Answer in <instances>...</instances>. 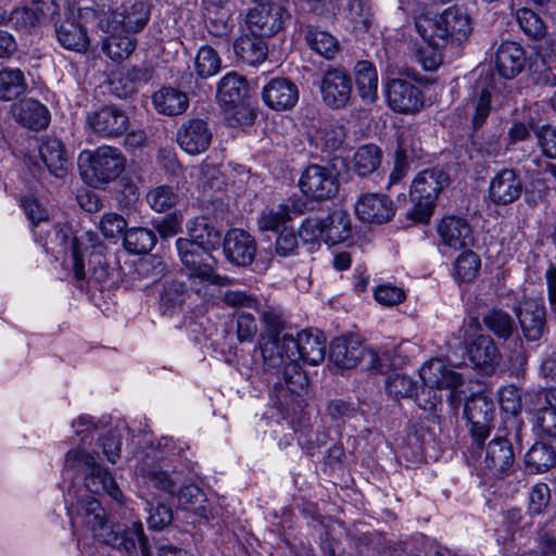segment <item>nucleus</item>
Instances as JSON below:
<instances>
[{
	"label": "nucleus",
	"instance_id": "nucleus-1",
	"mask_svg": "<svg viewBox=\"0 0 556 556\" xmlns=\"http://www.w3.org/2000/svg\"><path fill=\"white\" fill-rule=\"evenodd\" d=\"M73 525L88 527L103 543L131 555L140 547L142 556H152L142 523L108 525L104 509L92 495H81L68 511Z\"/></svg>",
	"mask_w": 556,
	"mask_h": 556
},
{
	"label": "nucleus",
	"instance_id": "nucleus-2",
	"mask_svg": "<svg viewBox=\"0 0 556 556\" xmlns=\"http://www.w3.org/2000/svg\"><path fill=\"white\" fill-rule=\"evenodd\" d=\"M294 346V338L290 334L269 337L261 344L264 367L281 374L282 381L276 382L274 387L280 404L287 403L289 396L301 395L308 383L307 376L291 354Z\"/></svg>",
	"mask_w": 556,
	"mask_h": 556
},
{
	"label": "nucleus",
	"instance_id": "nucleus-3",
	"mask_svg": "<svg viewBox=\"0 0 556 556\" xmlns=\"http://www.w3.org/2000/svg\"><path fill=\"white\" fill-rule=\"evenodd\" d=\"M415 26L422 39L437 48L462 43L472 29L469 14L458 5L450 7L434 17L419 15Z\"/></svg>",
	"mask_w": 556,
	"mask_h": 556
},
{
	"label": "nucleus",
	"instance_id": "nucleus-4",
	"mask_svg": "<svg viewBox=\"0 0 556 556\" xmlns=\"http://www.w3.org/2000/svg\"><path fill=\"white\" fill-rule=\"evenodd\" d=\"M419 375L425 384L416 399L419 407L424 410H435L442 401V395L438 391L442 389L450 391V405L455 409L458 407L462 402L459 388L465 382L462 372L445 364L443 359L433 358L420 368Z\"/></svg>",
	"mask_w": 556,
	"mask_h": 556
},
{
	"label": "nucleus",
	"instance_id": "nucleus-5",
	"mask_svg": "<svg viewBox=\"0 0 556 556\" xmlns=\"http://www.w3.org/2000/svg\"><path fill=\"white\" fill-rule=\"evenodd\" d=\"M76 3L67 2L68 13L73 16L77 12L78 20L84 22L98 18L100 29L137 33L146 26L151 13L148 2H114V7L102 9L100 13L92 8L76 7Z\"/></svg>",
	"mask_w": 556,
	"mask_h": 556
},
{
	"label": "nucleus",
	"instance_id": "nucleus-6",
	"mask_svg": "<svg viewBox=\"0 0 556 556\" xmlns=\"http://www.w3.org/2000/svg\"><path fill=\"white\" fill-rule=\"evenodd\" d=\"M81 178L93 188H104L125 170L126 159L119 149L103 146L84 151L78 159Z\"/></svg>",
	"mask_w": 556,
	"mask_h": 556
},
{
	"label": "nucleus",
	"instance_id": "nucleus-7",
	"mask_svg": "<svg viewBox=\"0 0 556 556\" xmlns=\"http://www.w3.org/2000/svg\"><path fill=\"white\" fill-rule=\"evenodd\" d=\"M447 182V174L440 168L420 172L410 187L414 205L407 212V217L415 223L427 224L432 215L434 201Z\"/></svg>",
	"mask_w": 556,
	"mask_h": 556
},
{
	"label": "nucleus",
	"instance_id": "nucleus-8",
	"mask_svg": "<svg viewBox=\"0 0 556 556\" xmlns=\"http://www.w3.org/2000/svg\"><path fill=\"white\" fill-rule=\"evenodd\" d=\"M65 468L73 470H83L86 473L85 492L92 494L105 493L115 501L122 500V491L117 486L112 475L98 464L89 453L74 448L67 452L65 456Z\"/></svg>",
	"mask_w": 556,
	"mask_h": 556
},
{
	"label": "nucleus",
	"instance_id": "nucleus-9",
	"mask_svg": "<svg viewBox=\"0 0 556 556\" xmlns=\"http://www.w3.org/2000/svg\"><path fill=\"white\" fill-rule=\"evenodd\" d=\"M176 249L189 277L219 287L231 285L229 277L216 273L217 261L211 253L213 249H204L187 238L177 239Z\"/></svg>",
	"mask_w": 556,
	"mask_h": 556
},
{
	"label": "nucleus",
	"instance_id": "nucleus-10",
	"mask_svg": "<svg viewBox=\"0 0 556 556\" xmlns=\"http://www.w3.org/2000/svg\"><path fill=\"white\" fill-rule=\"evenodd\" d=\"M368 359V367L387 375L390 367L388 354L377 355L372 350H367L362 342L354 338L342 336L330 343L329 359L339 368L351 369L357 366L361 359Z\"/></svg>",
	"mask_w": 556,
	"mask_h": 556
},
{
	"label": "nucleus",
	"instance_id": "nucleus-11",
	"mask_svg": "<svg viewBox=\"0 0 556 556\" xmlns=\"http://www.w3.org/2000/svg\"><path fill=\"white\" fill-rule=\"evenodd\" d=\"M477 469L480 475L493 478L507 476L515 464L511 443L504 437H496L488 444H477Z\"/></svg>",
	"mask_w": 556,
	"mask_h": 556
},
{
	"label": "nucleus",
	"instance_id": "nucleus-12",
	"mask_svg": "<svg viewBox=\"0 0 556 556\" xmlns=\"http://www.w3.org/2000/svg\"><path fill=\"white\" fill-rule=\"evenodd\" d=\"M291 14L282 2H257L245 16V24L252 34L270 37L280 31Z\"/></svg>",
	"mask_w": 556,
	"mask_h": 556
},
{
	"label": "nucleus",
	"instance_id": "nucleus-13",
	"mask_svg": "<svg viewBox=\"0 0 556 556\" xmlns=\"http://www.w3.org/2000/svg\"><path fill=\"white\" fill-rule=\"evenodd\" d=\"M384 93L389 108L400 114L418 113L425 105L424 92L407 79H389L384 86Z\"/></svg>",
	"mask_w": 556,
	"mask_h": 556
},
{
	"label": "nucleus",
	"instance_id": "nucleus-14",
	"mask_svg": "<svg viewBox=\"0 0 556 556\" xmlns=\"http://www.w3.org/2000/svg\"><path fill=\"white\" fill-rule=\"evenodd\" d=\"M88 127L98 136L113 139L124 135L129 128V116L115 104L104 105L86 116Z\"/></svg>",
	"mask_w": 556,
	"mask_h": 556
},
{
	"label": "nucleus",
	"instance_id": "nucleus-15",
	"mask_svg": "<svg viewBox=\"0 0 556 556\" xmlns=\"http://www.w3.org/2000/svg\"><path fill=\"white\" fill-rule=\"evenodd\" d=\"M299 187L306 198L323 201L331 198L337 192L338 180L331 169L313 164L303 170Z\"/></svg>",
	"mask_w": 556,
	"mask_h": 556
},
{
	"label": "nucleus",
	"instance_id": "nucleus-16",
	"mask_svg": "<svg viewBox=\"0 0 556 556\" xmlns=\"http://www.w3.org/2000/svg\"><path fill=\"white\" fill-rule=\"evenodd\" d=\"M522 334L527 341H539L546 331V308L541 299L527 298L515 308Z\"/></svg>",
	"mask_w": 556,
	"mask_h": 556
},
{
	"label": "nucleus",
	"instance_id": "nucleus-17",
	"mask_svg": "<svg viewBox=\"0 0 556 556\" xmlns=\"http://www.w3.org/2000/svg\"><path fill=\"white\" fill-rule=\"evenodd\" d=\"M320 91L324 102L329 108L342 109L351 99V77L341 67L329 68L323 76Z\"/></svg>",
	"mask_w": 556,
	"mask_h": 556
},
{
	"label": "nucleus",
	"instance_id": "nucleus-18",
	"mask_svg": "<svg viewBox=\"0 0 556 556\" xmlns=\"http://www.w3.org/2000/svg\"><path fill=\"white\" fill-rule=\"evenodd\" d=\"M355 214L359 220L381 225L395 215V205L386 194L364 193L355 203Z\"/></svg>",
	"mask_w": 556,
	"mask_h": 556
},
{
	"label": "nucleus",
	"instance_id": "nucleus-19",
	"mask_svg": "<svg viewBox=\"0 0 556 556\" xmlns=\"http://www.w3.org/2000/svg\"><path fill=\"white\" fill-rule=\"evenodd\" d=\"M465 415L471 424V435L476 444L484 442L494 418V403L483 395H478L465 404Z\"/></svg>",
	"mask_w": 556,
	"mask_h": 556
},
{
	"label": "nucleus",
	"instance_id": "nucleus-20",
	"mask_svg": "<svg viewBox=\"0 0 556 556\" xmlns=\"http://www.w3.org/2000/svg\"><path fill=\"white\" fill-rule=\"evenodd\" d=\"M212 138V130L207 122L202 118L186 121L177 131V143L190 155H198L206 151Z\"/></svg>",
	"mask_w": 556,
	"mask_h": 556
},
{
	"label": "nucleus",
	"instance_id": "nucleus-21",
	"mask_svg": "<svg viewBox=\"0 0 556 556\" xmlns=\"http://www.w3.org/2000/svg\"><path fill=\"white\" fill-rule=\"evenodd\" d=\"M223 251L229 263L235 266L247 267L254 261L256 243L247 231L231 229L224 238Z\"/></svg>",
	"mask_w": 556,
	"mask_h": 556
},
{
	"label": "nucleus",
	"instance_id": "nucleus-22",
	"mask_svg": "<svg viewBox=\"0 0 556 556\" xmlns=\"http://www.w3.org/2000/svg\"><path fill=\"white\" fill-rule=\"evenodd\" d=\"M295 346L291 350L295 362L303 361L308 365H318L326 355V337L318 329H307L294 338Z\"/></svg>",
	"mask_w": 556,
	"mask_h": 556
},
{
	"label": "nucleus",
	"instance_id": "nucleus-23",
	"mask_svg": "<svg viewBox=\"0 0 556 556\" xmlns=\"http://www.w3.org/2000/svg\"><path fill=\"white\" fill-rule=\"evenodd\" d=\"M522 188L517 173L511 168H503L490 181L489 198L496 205H507L521 195Z\"/></svg>",
	"mask_w": 556,
	"mask_h": 556
},
{
	"label": "nucleus",
	"instance_id": "nucleus-24",
	"mask_svg": "<svg viewBox=\"0 0 556 556\" xmlns=\"http://www.w3.org/2000/svg\"><path fill=\"white\" fill-rule=\"evenodd\" d=\"M262 98L270 109L285 111L296 104L299 90L298 87L287 78H273L263 87Z\"/></svg>",
	"mask_w": 556,
	"mask_h": 556
},
{
	"label": "nucleus",
	"instance_id": "nucleus-25",
	"mask_svg": "<svg viewBox=\"0 0 556 556\" xmlns=\"http://www.w3.org/2000/svg\"><path fill=\"white\" fill-rule=\"evenodd\" d=\"M468 352L471 363L485 375L493 374L501 363V353L490 336L479 334L476 337Z\"/></svg>",
	"mask_w": 556,
	"mask_h": 556
},
{
	"label": "nucleus",
	"instance_id": "nucleus-26",
	"mask_svg": "<svg viewBox=\"0 0 556 556\" xmlns=\"http://www.w3.org/2000/svg\"><path fill=\"white\" fill-rule=\"evenodd\" d=\"M437 230L442 243L454 250L466 248L472 241L470 226L462 217H443L438 224Z\"/></svg>",
	"mask_w": 556,
	"mask_h": 556
},
{
	"label": "nucleus",
	"instance_id": "nucleus-27",
	"mask_svg": "<svg viewBox=\"0 0 556 556\" xmlns=\"http://www.w3.org/2000/svg\"><path fill=\"white\" fill-rule=\"evenodd\" d=\"M248 94L247 79L236 72L227 73L218 83L217 99L227 109H237L242 105Z\"/></svg>",
	"mask_w": 556,
	"mask_h": 556
},
{
	"label": "nucleus",
	"instance_id": "nucleus-28",
	"mask_svg": "<svg viewBox=\"0 0 556 556\" xmlns=\"http://www.w3.org/2000/svg\"><path fill=\"white\" fill-rule=\"evenodd\" d=\"M12 113L17 123L31 130L46 128L50 122L48 109L35 99H24L13 105Z\"/></svg>",
	"mask_w": 556,
	"mask_h": 556
},
{
	"label": "nucleus",
	"instance_id": "nucleus-29",
	"mask_svg": "<svg viewBox=\"0 0 556 556\" xmlns=\"http://www.w3.org/2000/svg\"><path fill=\"white\" fill-rule=\"evenodd\" d=\"M525 53L522 48L513 41L503 42L496 52L495 66L498 74L511 79L523 68Z\"/></svg>",
	"mask_w": 556,
	"mask_h": 556
},
{
	"label": "nucleus",
	"instance_id": "nucleus-30",
	"mask_svg": "<svg viewBox=\"0 0 556 556\" xmlns=\"http://www.w3.org/2000/svg\"><path fill=\"white\" fill-rule=\"evenodd\" d=\"M152 103L159 114L177 116L188 109L189 98L180 89L162 87L153 93Z\"/></svg>",
	"mask_w": 556,
	"mask_h": 556
},
{
	"label": "nucleus",
	"instance_id": "nucleus-31",
	"mask_svg": "<svg viewBox=\"0 0 556 556\" xmlns=\"http://www.w3.org/2000/svg\"><path fill=\"white\" fill-rule=\"evenodd\" d=\"M42 162L55 177H64L70 168L67 152L63 142L56 138H47L39 148Z\"/></svg>",
	"mask_w": 556,
	"mask_h": 556
},
{
	"label": "nucleus",
	"instance_id": "nucleus-32",
	"mask_svg": "<svg viewBox=\"0 0 556 556\" xmlns=\"http://www.w3.org/2000/svg\"><path fill=\"white\" fill-rule=\"evenodd\" d=\"M105 37L102 38V51L113 62L119 63L130 56L137 41L129 36L130 33L122 30L101 29Z\"/></svg>",
	"mask_w": 556,
	"mask_h": 556
},
{
	"label": "nucleus",
	"instance_id": "nucleus-33",
	"mask_svg": "<svg viewBox=\"0 0 556 556\" xmlns=\"http://www.w3.org/2000/svg\"><path fill=\"white\" fill-rule=\"evenodd\" d=\"M535 427L540 434L556 438V390H546L539 395L535 409Z\"/></svg>",
	"mask_w": 556,
	"mask_h": 556
},
{
	"label": "nucleus",
	"instance_id": "nucleus-34",
	"mask_svg": "<svg viewBox=\"0 0 556 556\" xmlns=\"http://www.w3.org/2000/svg\"><path fill=\"white\" fill-rule=\"evenodd\" d=\"M265 36L249 31L240 36L235 42V52L239 59L249 65L261 64L267 56L268 48Z\"/></svg>",
	"mask_w": 556,
	"mask_h": 556
},
{
	"label": "nucleus",
	"instance_id": "nucleus-35",
	"mask_svg": "<svg viewBox=\"0 0 556 556\" xmlns=\"http://www.w3.org/2000/svg\"><path fill=\"white\" fill-rule=\"evenodd\" d=\"M56 37L63 48L75 52H85L89 46L86 30L73 17L62 21L56 26Z\"/></svg>",
	"mask_w": 556,
	"mask_h": 556
},
{
	"label": "nucleus",
	"instance_id": "nucleus-36",
	"mask_svg": "<svg viewBox=\"0 0 556 556\" xmlns=\"http://www.w3.org/2000/svg\"><path fill=\"white\" fill-rule=\"evenodd\" d=\"M354 75L359 97L367 103L378 98V74L368 61H358L354 66Z\"/></svg>",
	"mask_w": 556,
	"mask_h": 556
},
{
	"label": "nucleus",
	"instance_id": "nucleus-37",
	"mask_svg": "<svg viewBox=\"0 0 556 556\" xmlns=\"http://www.w3.org/2000/svg\"><path fill=\"white\" fill-rule=\"evenodd\" d=\"M188 241L202 245L204 249H215L220 241V232L204 217L199 216L187 223Z\"/></svg>",
	"mask_w": 556,
	"mask_h": 556
},
{
	"label": "nucleus",
	"instance_id": "nucleus-38",
	"mask_svg": "<svg viewBox=\"0 0 556 556\" xmlns=\"http://www.w3.org/2000/svg\"><path fill=\"white\" fill-rule=\"evenodd\" d=\"M556 464V453L553 446L543 442L534 443L525 455V465L529 473H542Z\"/></svg>",
	"mask_w": 556,
	"mask_h": 556
},
{
	"label": "nucleus",
	"instance_id": "nucleus-39",
	"mask_svg": "<svg viewBox=\"0 0 556 556\" xmlns=\"http://www.w3.org/2000/svg\"><path fill=\"white\" fill-rule=\"evenodd\" d=\"M325 228V242L337 244L351 236V219L348 212L336 210L326 218H323Z\"/></svg>",
	"mask_w": 556,
	"mask_h": 556
},
{
	"label": "nucleus",
	"instance_id": "nucleus-40",
	"mask_svg": "<svg viewBox=\"0 0 556 556\" xmlns=\"http://www.w3.org/2000/svg\"><path fill=\"white\" fill-rule=\"evenodd\" d=\"M307 46L320 56L332 60L340 50L338 39L326 30L309 26L305 33Z\"/></svg>",
	"mask_w": 556,
	"mask_h": 556
},
{
	"label": "nucleus",
	"instance_id": "nucleus-41",
	"mask_svg": "<svg viewBox=\"0 0 556 556\" xmlns=\"http://www.w3.org/2000/svg\"><path fill=\"white\" fill-rule=\"evenodd\" d=\"M382 162V151L372 143L361 146L354 153L352 164L354 172L362 177L374 174Z\"/></svg>",
	"mask_w": 556,
	"mask_h": 556
},
{
	"label": "nucleus",
	"instance_id": "nucleus-42",
	"mask_svg": "<svg viewBox=\"0 0 556 556\" xmlns=\"http://www.w3.org/2000/svg\"><path fill=\"white\" fill-rule=\"evenodd\" d=\"M482 323L489 331L503 340H508L516 329L513 317L501 308L488 311L482 316Z\"/></svg>",
	"mask_w": 556,
	"mask_h": 556
},
{
	"label": "nucleus",
	"instance_id": "nucleus-43",
	"mask_svg": "<svg viewBox=\"0 0 556 556\" xmlns=\"http://www.w3.org/2000/svg\"><path fill=\"white\" fill-rule=\"evenodd\" d=\"M24 74L18 68L0 71V100L12 101L26 90Z\"/></svg>",
	"mask_w": 556,
	"mask_h": 556
},
{
	"label": "nucleus",
	"instance_id": "nucleus-44",
	"mask_svg": "<svg viewBox=\"0 0 556 556\" xmlns=\"http://www.w3.org/2000/svg\"><path fill=\"white\" fill-rule=\"evenodd\" d=\"M136 470L152 486L169 494L175 492V481L166 471L162 470L157 464L149 463L148 459H143L141 464L136 467Z\"/></svg>",
	"mask_w": 556,
	"mask_h": 556
},
{
	"label": "nucleus",
	"instance_id": "nucleus-45",
	"mask_svg": "<svg viewBox=\"0 0 556 556\" xmlns=\"http://www.w3.org/2000/svg\"><path fill=\"white\" fill-rule=\"evenodd\" d=\"M156 243L155 233L144 227H134L124 233V247L134 254L150 252Z\"/></svg>",
	"mask_w": 556,
	"mask_h": 556
},
{
	"label": "nucleus",
	"instance_id": "nucleus-46",
	"mask_svg": "<svg viewBox=\"0 0 556 556\" xmlns=\"http://www.w3.org/2000/svg\"><path fill=\"white\" fill-rule=\"evenodd\" d=\"M481 266L478 254L473 251H465L456 258L453 267V276L459 282H469L476 278Z\"/></svg>",
	"mask_w": 556,
	"mask_h": 556
},
{
	"label": "nucleus",
	"instance_id": "nucleus-47",
	"mask_svg": "<svg viewBox=\"0 0 556 556\" xmlns=\"http://www.w3.org/2000/svg\"><path fill=\"white\" fill-rule=\"evenodd\" d=\"M344 139V128L336 123L324 124L315 135L316 143L327 152L340 149Z\"/></svg>",
	"mask_w": 556,
	"mask_h": 556
},
{
	"label": "nucleus",
	"instance_id": "nucleus-48",
	"mask_svg": "<svg viewBox=\"0 0 556 556\" xmlns=\"http://www.w3.org/2000/svg\"><path fill=\"white\" fill-rule=\"evenodd\" d=\"M491 109V92L486 89H482L479 96L467 102L466 114L471 117L473 129H478L484 124Z\"/></svg>",
	"mask_w": 556,
	"mask_h": 556
},
{
	"label": "nucleus",
	"instance_id": "nucleus-49",
	"mask_svg": "<svg viewBox=\"0 0 556 556\" xmlns=\"http://www.w3.org/2000/svg\"><path fill=\"white\" fill-rule=\"evenodd\" d=\"M220 58L217 52L208 47H202L194 59V68L198 76L207 78L217 74L220 70Z\"/></svg>",
	"mask_w": 556,
	"mask_h": 556
},
{
	"label": "nucleus",
	"instance_id": "nucleus-50",
	"mask_svg": "<svg viewBox=\"0 0 556 556\" xmlns=\"http://www.w3.org/2000/svg\"><path fill=\"white\" fill-rule=\"evenodd\" d=\"M179 195L173 187L159 186L147 193V202L156 212H165L174 207Z\"/></svg>",
	"mask_w": 556,
	"mask_h": 556
},
{
	"label": "nucleus",
	"instance_id": "nucleus-51",
	"mask_svg": "<svg viewBox=\"0 0 556 556\" xmlns=\"http://www.w3.org/2000/svg\"><path fill=\"white\" fill-rule=\"evenodd\" d=\"M386 389L393 399L412 397L416 393L417 383L406 374L393 372L387 378Z\"/></svg>",
	"mask_w": 556,
	"mask_h": 556
},
{
	"label": "nucleus",
	"instance_id": "nucleus-52",
	"mask_svg": "<svg viewBox=\"0 0 556 556\" xmlns=\"http://www.w3.org/2000/svg\"><path fill=\"white\" fill-rule=\"evenodd\" d=\"M520 28L532 38H542L545 35V24L540 15L531 9L521 8L516 12Z\"/></svg>",
	"mask_w": 556,
	"mask_h": 556
},
{
	"label": "nucleus",
	"instance_id": "nucleus-53",
	"mask_svg": "<svg viewBox=\"0 0 556 556\" xmlns=\"http://www.w3.org/2000/svg\"><path fill=\"white\" fill-rule=\"evenodd\" d=\"M291 219L290 210L287 205H279L276 208L264 211L257 219L262 231H278Z\"/></svg>",
	"mask_w": 556,
	"mask_h": 556
},
{
	"label": "nucleus",
	"instance_id": "nucleus-54",
	"mask_svg": "<svg viewBox=\"0 0 556 556\" xmlns=\"http://www.w3.org/2000/svg\"><path fill=\"white\" fill-rule=\"evenodd\" d=\"M127 220L117 213H105L99 222V229L108 239H116L126 232Z\"/></svg>",
	"mask_w": 556,
	"mask_h": 556
},
{
	"label": "nucleus",
	"instance_id": "nucleus-55",
	"mask_svg": "<svg viewBox=\"0 0 556 556\" xmlns=\"http://www.w3.org/2000/svg\"><path fill=\"white\" fill-rule=\"evenodd\" d=\"M222 302L228 307H249L258 309L257 298L245 290L229 289L222 294Z\"/></svg>",
	"mask_w": 556,
	"mask_h": 556
},
{
	"label": "nucleus",
	"instance_id": "nucleus-56",
	"mask_svg": "<svg viewBox=\"0 0 556 556\" xmlns=\"http://www.w3.org/2000/svg\"><path fill=\"white\" fill-rule=\"evenodd\" d=\"M374 296L381 305L394 306L404 301L405 292L400 287L391 283H384L375 289Z\"/></svg>",
	"mask_w": 556,
	"mask_h": 556
},
{
	"label": "nucleus",
	"instance_id": "nucleus-57",
	"mask_svg": "<svg viewBox=\"0 0 556 556\" xmlns=\"http://www.w3.org/2000/svg\"><path fill=\"white\" fill-rule=\"evenodd\" d=\"M102 454L106 459L115 464L121 456L122 437L117 430H110L106 435L100 439L99 443Z\"/></svg>",
	"mask_w": 556,
	"mask_h": 556
},
{
	"label": "nucleus",
	"instance_id": "nucleus-58",
	"mask_svg": "<svg viewBox=\"0 0 556 556\" xmlns=\"http://www.w3.org/2000/svg\"><path fill=\"white\" fill-rule=\"evenodd\" d=\"M498 401L503 410L517 415L521 410L520 391L515 386H506L498 392Z\"/></svg>",
	"mask_w": 556,
	"mask_h": 556
},
{
	"label": "nucleus",
	"instance_id": "nucleus-59",
	"mask_svg": "<svg viewBox=\"0 0 556 556\" xmlns=\"http://www.w3.org/2000/svg\"><path fill=\"white\" fill-rule=\"evenodd\" d=\"M204 493L195 485H187L178 494L179 505L194 513H200V509L203 508L201 504L204 502Z\"/></svg>",
	"mask_w": 556,
	"mask_h": 556
},
{
	"label": "nucleus",
	"instance_id": "nucleus-60",
	"mask_svg": "<svg viewBox=\"0 0 556 556\" xmlns=\"http://www.w3.org/2000/svg\"><path fill=\"white\" fill-rule=\"evenodd\" d=\"M323 218H307L303 222L299 236L304 242L325 241Z\"/></svg>",
	"mask_w": 556,
	"mask_h": 556
},
{
	"label": "nucleus",
	"instance_id": "nucleus-61",
	"mask_svg": "<svg viewBox=\"0 0 556 556\" xmlns=\"http://www.w3.org/2000/svg\"><path fill=\"white\" fill-rule=\"evenodd\" d=\"M549 498L548 485L545 483L535 484L529 493V510L532 514H540L547 506Z\"/></svg>",
	"mask_w": 556,
	"mask_h": 556
},
{
	"label": "nucleus",
	"instance_id": "nucleus-62",
	"mask_svg": "<svg viewBox=\"0 0 556 556\" xmlns=\"http://www.w3.org/2000/svg\"><path fill=\"white\" fill-rule=\"evenodd\" d=\"M40 13L30 7H23L21 9H14L10 13V21H13L17 27L30 28L38 24Z\"/></svg>",
	"mask_w": 556,
	"mask_h": 556
},
{
	"label": "nucleus",
	"instance_id": "nucleus-63",
	"mask_svg": "<svg viewBox=\"0 0 556 556\" xmlns=\"http://www.w3.org/2000/svg\"><path fill=\"white\" fill-rule=\"evenodd\" d=\"M536 138L543 154L556 159V127H542L536 131Z\"/></svg>",
	"mask_w": 556,
	"mask_h": 556
},
{
	"label": "nucleus",
	"instance_id": "nucleus-64",
	"mask_svg": "<svg viewBox=\"0 0 556 556\" xmlns=\"http://www.w3.org/2000/svg\"><path fill=\"white\" fill-rule=\"evenodd\" d=\"M257 332L254 317L248 313H241L237 317V338L240 342H250Z\"/></svg>",
	"mask_w": 556,
	"mask_h": 556
}]
</instances>
